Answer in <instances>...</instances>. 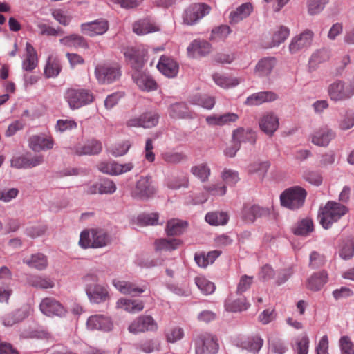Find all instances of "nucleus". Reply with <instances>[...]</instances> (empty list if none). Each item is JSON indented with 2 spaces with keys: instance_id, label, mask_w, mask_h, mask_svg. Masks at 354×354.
I'll return each mask as SVG.
<instances>
[{
  "instance_id": "58",
  "label": "nucleus",
  "mask_w": 354,
  "mask_h": 354,
  "mask_svg": "<svg viewBox=\"0 0 354 354\" xmlns=\"http://www.w3.org/2000/svg\"><path fill=\"white\" fill-rule=\"evenodd\" d=\"M270 350L277 354H284L287 351L284 343L276 337H270L268 339Z\"/></svg>"
},
{
  "instance_id": "31",
  "label": "nucleus",
  "mask_w": 354,
  "mask_h": 354,
  "mask_svg": "<svg viewBox=\"0 0 354 354\" xmlns=\"http://www.w3.org/2000/svg\"><path fill=\"white\" fill-rule=\"evenodd\" d=\"M26 57L22 62V68L26 71H32L38 64L37 52L30 43H26Z\"/></svg>"
},
{
  "instance_id": "50",
  "label": "nucleus",
  "mask_w": 354,
  "mask_h": 354,
  "mask_svg": "<svg viewBox=\"0 0 354 354\" xmlns=\"http://www.w3.org/2000/svg\"><path fill=\"white\" fill-rule=\"evenodd\" d=\"M194 281L198 288L204 295L212 294L216 289L214 283L207 279L203 276H198L195 277Z\"/></svg>"
},
{
  "instance_id": "17",
  "label": "nucleus",
  "mask_w": 354,
  "mask_h": 354,
  "mask_svg": "<svg viewBox=\"0 0 354 354\" xmlns=\"http://www.w3.org/2000/svg\"><path fill=\"white\" fill-rule=\"evenodd\" d=\"M30 148L34 151H46L53 147L54 142L51 137L44 134L33 135L28 140Z\"/></svg>"
},
{
  "instance_id": "5",
  "label": "nucleus",
  "mask_w": 354,
  "mask_h": 354,
  "mask_svg": "<svg viewBox=\"0 0 354 354\" xmlns=\"http://www.w3.org/2000/svg\"><path fill=\"white\" fill-rule=\"evenodd\" d=\"M307 196V192L301 187L293 186L285 189L280 195L282 206L295 210L301 207Z\"/></svg>"
},
{
  "instance_id": "45",
  "label": "nucleus",
  "mask_w": 354,
  "mask_h": 354,
  "mask_svg": "<svg viewBox=\"0 0 354 354\" xmlns=\"http://www.w3.org/2000/svg\"><path fill=\"white\" fill-rule=\"evenodd\" d=\"M205 219L212 225H224L228 222L229 216L223 212H212L205 215Z\"/></svg>"
},
{
  "instance_id": "47",
  "label": "nucleus",
  "mask_w": 354,
  "mask_h": 354,
  "mask_svg": "<svg viewBox=\"0 0 354 354\" xmlns=\"http://www.w3.org/2000/svg\"><path fill=\"white\" fill-rule=\"evenodd\" d=\"M189 102L192 104L200 106L209 110L214 107L215 100L213 97L207 95H196L190 98Z\"/></svg>"
},
{
  "instance_id": "1",
  "label": "nucleus",
  "mask_w": 354,
  "mask_h": 354,
  "mask_svg": "<svg viewBox=\"0 0 354 354\" xmlns=\"http://www.w3.org/2000/svg\"><path fill=\"white\" fill-rule=\"evenodd\" d=\"M124 56L135 71L132 73V79L138 88L144 92H151L157 90L158 84L153 77L146 71H140L145 65L144 55L134 48L127 49Z\"/></svg>"
},
{
  "instance_id": "30",
  "label": "nucleus",
  "mask_w": 354,
  "mask_h": 354,
  "mask_svg": "<svg viewBox=\"0 0 354 354\" xmlns=\"http://www.w3.org/2000/svg\"><path fill=\"white\" fill-rule=\"evenodd\" d=\"M211 50V45L204 40H194L187 47V53L189 56L205 55Z\"/></svg>"
},
{
  "instance_id": "51",
  "label": "nucleus",
  "mask_w": 354,
  "mask_h": 354,
  "mask_svg": "<svg viewBox=\"0 0 354 354\" xmlns=\"http://www.w3.org/2000/svg\"><path fill=\"white\" fill-rule=\"evenodd\" d=\"M310 340L306 335L298 336L295 339L293 350L296 354H308Z\"/></svg>"
},
{
  "instance_id": "29",
  "label": "nucleus",
  "mask_w": 354,
  "mask_h": 354,
  "mask_svg": "<svg viewBox=\"0 0 354 354\" xmlns=\"http://www.w3.org/2000/svg\"><path fill=\"white\" fill-rule=\"evenodd\" d=\"M102 143L96 140H88L84 145H80L75 148V153L80 156L96 155L102 151Z\"/></svg>"
},
{
  "instance_id": "49",
  "label": "nucleus",
  "mask_w": 354,
  "mask_h": 354,
  "mask_svg": "<svg viewBox=\"0 0 354 354\" xmlns=\"http://www.w3.org/2000/svg\"><path fill=\"white\" fill-rule=\"evenodd\" d=\"M250 306L245 299L241 298L235 300L227 299L225 303L226 310L233 313L241 312L247 310Z\"/></svg>"
},
{
  "instance_id": "61",
  "label": "nucleus",
  "mask_w": 354,
  "mask_h": 354,
  "mask_svg": "<svg viewBox=\"0 0 354 354\" xmlns=\"http://www.w3.org/2000/svg\"><path fill=\"white\" fill-rule=\"evenodd\" d=\"M137 348L141 350L142 351L150 353L155 351H160V346L158 341L156 340H146L139 343L137 345Z\"/></svg>"
},
{
  "instance_id": "7",
  "label": "nucleus",
  "mask_w": 354,
  "mask_h": 354,
  "mask_svg": "<svg viewBox=\"0 0 354 354\" xmlns=\"http://www.w3.org/2000/svg\"><path fill=\"white\" fill-rule=\"evenodd\" d=\"M330 98L335 102L350 99L354 95V78L348 82L336 80L328 88Z\"/></svg>"
},
{
  "instance_id": "33",
  "label": "nucleus",
  "mask_w": 354,
  "mask_h": 354,
  "mask_svg": "<svg viewBox=\"0 0 354 354\" xmlns=\"http://www.w3.org/2000/svg\"><path fill=\"white\" fill-rule=\"evenodd\" d=\"M232 139L239 145L242 142H249L253 145L256 142V134L251 129L239 128L233 131Z\"/></svg>"
},
{
  "instance_id": "9",
  "label": "nucleus",
  "mask_w": 354,
  "mask_h": 354,
  "mask_svg": "<svg viewBox=\"0 0 354 354\" xmlns=\"http://www.w3.org/2000/svg\"><path fill=\"white\" fill-rule=\"evenodd\" d=\"M218 349L217 339L210 334H201L195 340V354H215Z\"/></svg>"
},
{
  "instance_id": "64",
  "label": "nucleus",
  "mask_w": 354,
  "mask_h": 354,
  "mask_svg": "<svg viewBox=\"0 0 354 354\" xmlns=\"http://www.w3.org/2000/svg\"><path fill=\"white\" fill-rule=\"evenodd\" d=\"M223 180L229 185H235L239 180V173L236 171L225 169L221 174Z\"/></svg>"
},
{
  "instance_id": "38",
  "label": "nucleus",
  "mask_w": 354,
  "mask_h": 354,
  "mask_svg": "<svg viewBox=\"0 0 354 354\" xmlns=\"http://www.w3.org/2000/svg\"><path fill=\"white\" fill-rule=\"evenodd\" d=\"M28 283L31 286L39 289H49L55 286L53 279L49 277L40 275H32L28 279Z\"/></svg>"
},
{
  "instance_id": "52",
  "label": "nucleus",
  "mask_w": 354,
  "mask_h": 354,
  "mask_svg": "<svg viewBox=\"0 0 354 354\" xmlns=\"http://www.w3.org/2000/svg\"><path fill=\"white\" fill-rule=\"evenodd\" d=\"M313 230V223L311 219L301 220L292 228V232L296 235L307 236Z\"/></svg>"
},
{
  "instance_id": "26",
  "label": "nucleus",
  "mask_w": 354,
  "mask_h": 354,
  "mask_svg": "<svg viewBox=\"0 0 354 354\" xmlns=\"http://www.w3.org/2000/svg\"><path fill=\"white\" fill-rule=\"evenodd\" d=\"M277 98V95L272 91L258 92L248 96L245 104L248 106H258L264 102H273Z\"/></svg>"
},
{
  "instance_id": "23",
  "label": "nucleus",
  "mask_w": 354,
  "mask_h": 354,
  "mask_svg": "<svg viewBox=\"0 0 354 354\" xmlns=\"http://www.w3.org/2000/svg\"><path fill=\"white\" fill-rule=\"evenodd\" d=\"M158 71L167 77H174L178 73V63L171 57L162 55L157 64Z\"/></svg>"
},
{
  "instance_id": "19",
  "label": "nucleus",
  "mask_w": 354,
  "mask_h": 354,
  "mask_svg": "<svg viewBox=\"0 0 354 354\" xmlns=\"http://www.w3.org/2000/svg\"><path fill=\"white\" fill-rule=\"evenodd\" d=\"M270 214L268 208L261 207L257 205H245L241 212V218L247 223H252L254 221Z\"/></svg>"
},
{
  "instance_id": "57",
  "label": "nucleus",
  "mask_w": 354,
  "mask_h": 354,
  "mask_svg": "<svg viewBox=\"0 0 354 354\" xmlns=\"http://www.w3.org/2000/svg\"><path fill=\"white\" fill-rule=\"evenodd\" d=\"M269 166L268 162H255L248 166V171L250 174H258L262 177L267 172Z\"/></svg>"
},
{
  "instance_id": "27",
  "label": "nucleus",
  "mask_w": 354,
  "mask_h": 354,
  "mask_svg": "<svg viewBox=\"0 0 354 354\" xmlns=\"http://www.w3.org/2000/svg\"><path fill=\"white\" fill-rule=\"evenodd\" d=\"M290 35V30L288 27L280 26L272 31L270 41L268 43V48L277 47L283 43Z\"/></svg>"
},
{
  "instance_id": "53",
  "label": "nucleus",
  "mask_w": 354,
  "mask_h": 354,
  "mask_svg": "<svg viewBox=\"0 0 354 354\" xmlns=\"http://www.w3.org/2000/svg\"><path fill=\"white\" fill-rule=\"evenodd\" d=\"M339 128L346 131L354 127V110L348 109L341 116L338 122Z\"/></svg>"
},
{
  "instance_id": "14",
  "label": "nucleus",
  "mask_w": 354,
  "mask_h": 354,
  "mask_svg": "<svg viewBox=\"0 0 354 354\" xmlns=\"http://www.w3.org/2000/svg\"><path fill=\"white\" fill-rule=\"evenodd\" d=\"M156 189L150 177L142 176L132 192V196L139 199H147L155 194Z\"/></svg>"
},
{
  "instance_id": "37",
  "label": "nucleus",
  "mask_w": 354,
  "mask_h": 354,
  "mask_svg": "<svg viewBox=\"0 0 354 354\" xmlns=\"http://www.w3.org/2000/svg\"><path fill=\"white\" fill-rule=\"evenodd\" d=\"M276 65V59L273 57H267L261 59L256 66L255 73L261 77L270 74Z\"/></svg>"
},
{
  "instance_id": "46",
  "label": "nucleus",
  "mask_w": 354,
  "mask_h": 354,
  "mask_svg": "<svg viewBox=\"0 0 354 354\" xmlns=\"http://www.w3.org/2000/svg\"><path fill=\"white\" fill-rule=\"evenodd\" d=\"M190 171L203 183L207 181L211 174V169L205 162L192 167Z\"/></svg>"
},
{
  "instance_id": "6",
  "label": "nucleus",
  "mask_w": 354,
  "mask_h": 354,
  "mask_svg": "<svg viewBox=\"0 0 354 354\" xmlns=\"http://www.w3.org/2000/svg\"><path fill=\"white\" fill-rule=\"evenodd\" d=\"M64 99L71 109H77L91 104L94 96L92 92L84 88H68L64 93Z\"/></svg>"
},
{
  "instance_id": "59",
  "label": "nucleus",
  "mask_w": 354,
  "mask_h": 354,
  "mask_svg": "<svg viewBox=\"0 0 354 354\" xmlns=\"http://www.w3.org/2000/svg\"><path fill=\"white\" fill-rule=\"evenodd\" d=\"M230 32V28L227 26H221L213 29L211 33L210 39L218 41L225 39Z\"/></svg>"
},
{
  "instance_id": "10",
  "label": "nucleus",
  "mask_w": 354,
  "mask_h": 354,
  "mask_svg": "<svg viewBox=\"0 0 354 354\" xmlns=\"http://www.w3.org/2000/svg\"><path fill=\"white\" fill-rule=\"evenodd\" d=\"M39 310L48 317H64L67 313L66 308L56 299L53 297L44 298L40 304Z\"/></svg>"
},
{
  "instance_id": "22",
  "label": "nucleus",
  "mask_w": 354,
  "mask_h": 354,
  "mask_svg": "<svg viewBox=\"0 0 354 354\" xmlns=\"http://www.w3.org/2000/svg\"><path fill=\"white\" fill-rule=\"evenodd\" d=\"M86 326L89 330H92L110 331L113 328V323L111 319L103 315L90 316L87 319Z\"/></svg>"
},
{
  "instance_id": "60",
  "label": "nucleus",
  "mask_w": 354,
  "mask_h": 354,
  "mask_svg": "<svg viewBox=\"0 0 354 354\" xmlns=\"http://www.w3.org/2000/svg\"><path fill=\"white\" fill-rule=\"evenodd\" d=\"M100 194H111L116 191V185L109 178L102 179L98 182Z\"/></svg>"
},
{
  "instance_id": "2",
  "label": "nucleus",
  "mask_w": 354,
  "mask_h": 354,
  "mask_svg": "<svg viewBox=\"0 0 354 354\" xmlns=\"http://www.w3.org/2000/svg\"><path fill=\"white\" fill-rule=\"evenodd\" d=\"M86 294L91 303L101 304L110 298L107 287L98 283L96 273L89 272L82 278Z\"/></svg>"
},
{
  "instance_id": "21",
  "label": "nucleus",
  "mask_w": 354,
  "mask_h": 354,
  "mask_svg": "<svg viewBox=\"0 0 354 354\" xmlns=\"http://www.w3.org/2000/svg\"><path fill=\"white\" fill-rule=\"evenodd\" d=\"M133 168L131 162L119 164L115 161L101 162L98 165V169L101 172L110 175H120L131 171Z\"/></svg>"
},
{
  "instance_id": "34",
  "label": "nucleus",
  "mask_w": 354,
  "mask_h": 354,
  "mask_svg": "<svg viewBox=\"0 0 354 354\" xmlns=\"http://www.w3.org/2000/svg\"><path fill=\"white\" fill-rule=\"evenodd\" d=\"M116 306L128 313H135L143 310L144 304L141 301L121 298L117 301Z\"/></svg>"
},
{
  "instance_id": "41",
  "label": "nucleus",
  "mask_w": 354,
  "mask_h": 354,
  "mask_svg": "<svg viewBox=\"0 0 354 354\" xmlns=\"http://www.w3.org/2000/svg\"><path fill=\"white\" fill-rule=\"evenodd\" d=\"M187 225L185 221L175 218L171 219L167 223L165 231L168 236L180 235L185 232Z\"/></svg>"
},
{
  "instance_id": "40",
  "label": "nucleus",
  "mask_w": 354,
  "mask_h": 354,
  "mask_svg": "<svg viewBox=\"0 0 354 354\" xmlns=\"http://www.w3.org/2000/svg\"><path fill=\"white\" fill-rule=\"evenodd\" d=\"M328 53L326 49L322 48L315 51L309 59V71H315L318 67L319 64L326 62L328 59Z\"/></svg>"
},
{
  "instance_id": "25",
  "label": "nucleus",
  "mask_w": 354,
  "mask_h": 354,
  "mask_svg": "<svg viewBox=\"0 0 354 354\" xmlns=\"http://www.w3.org/2000/svg\"><path fill=\"white\" fill-rule=\"evenodd\" d=\"M169 116L174 119H193L196 113L191 111L184 102L174 103L168 109Z\"/></svg>"
},
{
  "instance_id": "63",
  "label": "nucleus",
  "mask_w": 354,
  "mask_h": 354,
  "mask_svg": "<svg viewBox=\"0 0 354 354\" xmlns=\"http://www.w3.org/2000/svg\"><path fill=\"white\" fill-rule=\"evenodd\" d=\"M339 344L342 354H354V346L348 336L341 337Z\"/></svg>"
},
{
  "instance_id": "13",
  "label": "nucleus",
  "mask_w": 354,
  "mask_h": 354,
  "mask_svg": "<svg viewBox=\"0 0 354 354\" xmlns=\"http://www.w3.org/2000/svg\"><path fill=\"white\" fill-rule=\"evenodd\" d=\"M209 7L205 4H194L187 8L183 15V19L184 24L187 25H193L200 19L209 13Z\"/></svg>"
},
{
  "instance_id": "3",
  "label": "nucleus",
  "mask_w": 354,
  "mask_h": 354,
  "mask_svg": "<svg viewBox=\"0 0 354 354\" xmlns=\"http://www.w3.org/2000/svg\"><path fill=\"white\" fill-rule=\"evenodd\" d=\"M111 242V236L103 229L84 230L80 234L79 244L82 248H101Z\"/></svg>"
},
{
  "instance_id": "43",
  "label": "nucleus",
  "mask_w": 354,
  "mask_h": 354,
  "mask_svg": "<svg viewBox=\"0 0 354 354\" xmlns=\"http://www.w3.org/2000/svg\"><path fill=\"white\" fill-rule=\"evenodd\" d=\"M181 244L178 239H160L156 241V250L158 251H172L177 249Z\"/></svg>"
},
{
  "instance_id": "62",
  "label": "nucleus",
  "mask_w": 354,
  "mask_h": 354,
  "mask_svg": "<svg viewBox=\"0 0 354 354\" xmlns=\"http://www.w3.org/2000/svg\"><path fill=\"white\" fill-rule=\"evenodd\" d=\"M52 16L57 22L65 26H68L72 19V17L62 9L53 10Z\"/></svg>"
},
{
  "instance_id": "36",
  "label": "nucleus",
  "mask_w": 354,
  "mask_h": 354,
  "mask_svg": "<svg viewBox=\"0 0 354 354\" xmlns=\"http://www.w3.org/2000/svg\"><path fill=\"white\" fill-rule=\"evenodd\" d=\"M338 254L341 259L344 260L351 259L354 255V239L352 237H348L343 239L338 249Z\"/></svg>"
},
{
  "instance_id": "28",
  "label": "nucleus",
  "mask_w": 354,
  "mask_h": 354,
  "mask_svg": "<svg viewBox=\"0 0 354 354\" xmlns=\"http://www.w3.org/2000/svg\"><path fill=\"white\" fill-rule=\"evenodd\" d=\"M253 7L250 3H245L239 6L235 10L230 13V24H237L247 18L252 12Z\"/></svg>"
},
{
  "instance_id": "4",
  "label": "nucleus",
  "mask_w": 354,
  "mask_h": 354,
  "mask_svg": "<svg viewBox=\"0 0 354 354\" xmlns=\"http://www.w3.org/2000/svg\"><path fill=\"white\" fill-rule=\"evenodd\" d=\"M348 212L346 206L335 201H328L318 214L319 223L325 229H328L333 223L337 222Z\"/></svg>"
},
{
  "instance_id": "18",
  "label": "nucleus",
  "mask_w": 354,
  "mask_h": 354,
  "mask_svg": "<svg viewBox=\"0 0 354 354\" xmlns=\"http://www.w3.org/2000/svg\"><path fill=\"white\" fill-rule=\"evenodd\" d=\"M259 124L261 130L271 136L279 128V117L273 112H267L262 115Z\"/></svg>"
},
{
  "instance_id": "12",
  "label": "nucleus",
  "mask_w": 354,
  "mask_h": 354,
  "mask_svg": "<svg viewBox=\"0 0 354 354\" xmlns=\"http://www.w3.org/2000/svg\"><path fill=\"white\" fill-rule=\"evenodd\" d=\"M313 37V32L306 29L292 37L289 44L290 53L291 54H296L309 48L312 44Z\"/></svg>"
},
{
  "instance_id": "20",
  "label": "nucleus",
  "mask_w": 354,
  "mask_h": 354,
  "mask_svg": "<svg viewBox=\"0 0 354 354\" xmlns=\"http://www.w3.org/2000/svg\"><path fill=\"white\" fill-rule=\"evenodd\" d=\"M112 284L122 294L132 296L141 294L147 290L146 285L138 286L135 283L119 279H113Z\"/></svg>"
},
{
  "instance_id": "42",
  "label": "nucleus",
  "mask_w": 354,
  "mask_h": 354,
  "mask_svg": "<svg viewBox=\"0 0 354 354\" xmlns=\"http://www.w3.org/2000/svg\"><path fill=\"white\" fill-rule=\"evenodd\" d=\"M133 30L138 35H144L158 31V28L149 21L144 19L135 22L133 25Z\"/></svg>"
},
{
  "instance_id": "32",
  "label": "nucleus",
  "mask_w": 354,
  "mask_h": 354,
  "mask_svg": "<svg viewBox=\"0 0 354 354\" xmlns=\"http://www.w3.org/2000/svg\"><path fill=\"white\" fill-rule=\"evenodd\" d=\"M23 262L28 267L38 270H43L48 266L47 257L41 253L34 254L30 257L24 258Z\"/></svg>"
},
{
  "instance_id": "24",
  "label": "nucleus",
  "mask_w": 354,
  "mask_h": 354,
  "mask_svg": "<svg viewBox=\"0 0 354 354\" xmlns=\"http://www.w3.org/2000/svg\"><path fill=\"white\" fill-rule=\"evenodd\" d=\"M336 136L335 132L328 127L320 128L312 135V142L319 147H327Z\"/></svg>"
},
{
  "instance_id": "11",
  "label": "nucleus",
  "mask_w": 354,
  "mask_h": 354,
  "mask_svg": "<svg viewBox=\"0 0 354 354\" xmlns=\"http://www.w3.org/2000/svg\"><path fill=\"white\" fill-rule=\"evenodd\" d=\"M159 115L153 111L145 112L138 116L129 119L126 124L129 127H142L149 129L156 126L159 121Z\"/></svg>"
},
{
  "instance_id": "44",
  "label": "nucleus",
  "mask_w": 354,
  "mask_h": 354,
  "mask_svg": "<svg viewBox=\"0 0 354 354\" xmlns=\"http://www.w3.org/2000/svg\"><path fill=\"white\" fill-rule=\"evenodd\" d=\"M59 42L62 45L68 47H82L85 48H88V44L84 37L75 34H72L60 39Z\"/></svg>"
},
{
  "instance_id": "55",
  "label": "nucleus",
  "mask_w": 354,
  "mask_h": 354,
  "mask_svg": "<svg viewBox=\"0 0 354 354\" xmlns=\"http://www.w3.org/2000/svg\"><path fill=\"white\" fill-rule=\"evenodd\" d=\"M263 344V340L260 337L256 336L248 339L243 343V348L253 352L257 353L261 348Z\"/></svg>"
},
{
  "instance_id": "39",
  "label": "nucleus",
  "mask_w": 354,
  "mask_h": 354,
  "mask_svg": "<svg viewBox=\"0 0 354 354\" xmlns=\"http://www.w3.org/2000/svg\"><path fill=\"white\" fill-rule=\"evenodd\" d=\"M62 70L61 63L59 59L49 57L44 68V75L47 78L56 77Z\"/></svg>"
},
{
  "instance_id": "15",
  "label": "nucleus",
  "mask_w": 354,
  "mask_h": 354,
  "mask_svg": "<svg viewBox=\"0 0 354 354\" xmlns=\"http://www.w3.org/2000/svg\"><path fill=\"white\" fill-rule=\"evenodd\" d=\"M157 327V324L152 317L142 315L132 322L129 326L128 330L131 333L137 334L148 330H156Z\"/></svg>"
},
{
  "instance_id": "16",
  "label": "nucleus",
  "mask_w": 354,
  "mask_h": 354,
  "mask_svg": "<svg viewBox=\"0 0 354 354\" xmlns=\"http://www.w3.org/2000/svg\"><path fill=\"white\" fill-rule=\"evenodd\" d=\"M109 22L104 19H100L91 22L84 23L81 25L83 33L94 37L104 34L109 29Z\"/></svg>"
},
{
  "instance_id": "48",
  "label": "nucleus",
  "mask_w": 354,
  "mask_h": 354,
  "mask_svg": "<svg viewBox=\"0 0 354 354\" xmlns=\"http://www.w3.org/2000/svg\"><path fill=\"white\" fill-rule=\"evenodd\" d=\"M216 85L223 88H229L238 85L239 80L236 77H229L220 73H215L212 76Z\"/></svg>"
},
{
  "instance_id": "54",
  "label": "nucleus",
  "mask_w": 354,
  "mask_h": 354,
  "mask_svg": "<svg viewBox=\"0 0 354 354\" xmlns=\"http://www.w3.org/2000/svg\"><path fill=\"white\" fill-rule=\"evenodd\" d=\"M162 158L167 163L176 165L187 160V156L181 152L167 151L162 153Z\"/></svg>"
},
{
  "instance_id": "8",
  "label": "nucleus",
  "mask_w": 354,
  "mask_h": 354,
  "mask_svg": "<svg viewBox=\"0 0 354 354\" xmlns=\"http://www.w3.org/2000/svg\"><path fill=\"white\" fill-rule=\"evenodd\" d=\"M95 75L100 84H110L118 80L121 73L115 64H102L95 67Z\"/></svg>"
},
{
  "instance_id": "35",
  "label": "nucleus",
  "mask_w": 354,
  "mask_h": 354,
  "mask_svg": "<svg viewBox=\"0 0 354 354\" xmlns=\"http://www.w3.org/2000/svg\"><path fill=\"white\" fill-rule=\"evenodd\" d=\"M328 275L324 271L313 274L307 281L306 287L313 291L319 290L327 282Z\"/></svg>"
},
{
  "instance_id": "56",
  "label": "nucleus",
  "mask_w": 354,
  "mask_h": 354,
  "mask_svg": "<svg viewBox=\"0 0 354 354\" xmlns=\"http://www.w3.org/2000/svg\"><path fill=\"white\" fill-rule=\"evenodd\" d=\"M328 0H308V12L310 15H317L321 12Z\"/></svg>"
}]
</instances>
